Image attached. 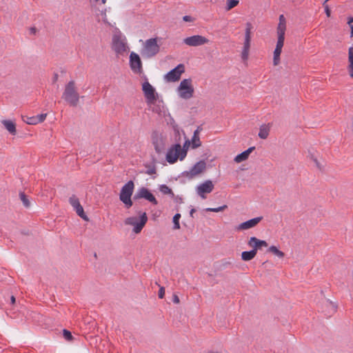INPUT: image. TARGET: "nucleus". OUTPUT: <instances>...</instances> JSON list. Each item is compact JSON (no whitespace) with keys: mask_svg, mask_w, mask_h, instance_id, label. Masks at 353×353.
Here are the masks:
<instances>
[{"mask_svg":"<svg viewBox=\"0 0 353 353\" xmlns=\"http://www.w3.org/2000/svg\"><path fill=\"white\" fill-rule=\"evenodd\" d=\"M250 24L247 23V28L245 30V39H244V60H245L248 56V51L250 48Z\"/></svg>","mask_w":353,"mask_h":353,"instance_id":"nucleus-16","label":"nucleus"},{"mask_svg":"<svg viewBox=\"0 0 353 353\" xmlns=\"http://www.w3.org/2000/svg\"><path fill=\"white\" fill-rule=\"evenodd\" d=\"M63 335L67 341H72L73 339L71 332L65 329L63 330Z\"/></svg>","mask_w":353,"mask_h":353,"instance_id":"nucleus-37","label":"nucleus"},{"mask_svg":"<svg viewBox=\"0 0 353 353\" xmlns=\"http://www.w3.org/2000/svg\"><path fill=\"white\" fill-rule=\"evenodd\" d=\"M286 29L285 19L283 14L279 16V23L277 28V34H285Z\"/></svg>","mask_w":353,"mask_h":353,"instance_id":"nucleus-21","label":"nucleus"},{"mask_svg":"<svg viewBox=\"0 0 353 353\" xmlns=\"http://www.w3.org/2000/svg\"><path fill=\"white\" fill-rule=\"evenodd\" d=\"M352 22H353V17H350V18L348 19L347 23H348L349 25H352L351 23H352Z\"/></svg>","mask_w":353,"mask_h":353,"instance_id":"nucleus-47","label":"nucleus"},{"mask_svg":"<svg viewBox=\"0 0 353 353\" xmlns=\"http://www.w3.org/2000/svg\"><path fill=\"white\" fill-rule=\"evenodd\" d=\"M281 53V50L274 49V56H273V64L274 65H277L279 63Z\"/></svg>","mask_w":353,"mask_h":353,"instance_id":"nucleus-28","label":"nucleus"},{"mask_svg":"<svg viewBox=\"0 0 353 353\" xmlns=\"http://www.w3.org/2000/svg\"><path fill=\"white\" fill-rule=\"evenodd\" d=\"M130 66L133 72L140 74L143 72L142 62L139 56L132 52L130 54Z\"/></svg>","mask_w":353,"mask_h":353,"instance_id":"nucleus-13","label":"nucleus"},{"mask_svg":"<svg viewBox=\"0 0 353 353\" xmlns=\"http://www.w3.org/2000/svg\"><path fill=\"white\" fill-rule=\"evenodd\" d=\"M153 145H154L155 151L158 154H161L165 149L164 144L161 139H157L156 140H154Z\"/></svg>","mask_w":353,"mask_h":353,"instance_id":"nucleus-22","label":"nucleus"},{"mask_svg":"<svg viewBox=\"0 0 353 353\" xmlns=\"http://www.w3.org/2000/svg\"><path fill=\"white\" fill-rule=\"evenodd\" d=\"M145 199L147 201L152 203L153 205H157L158 201L156 199L155 196L150 192V190L145 188L142 187L137 192V193L134 196V199Z\"/></svg>","mask_w":353,"mask_h":353,"instance_id":"nucleus-11","label":"nucleus"},{"mask_svg":"<svg viewBox=\"0 0 353 353\" xmlns=\"http://www.w3.org/2000/svg\"><path fill=\"white\" fill-rule=\"evenodd\" d=\"M237 229H238L239 230H243V223H240V224L238 225Z\"/></svg>","mask_w":353,"mask_h":353,"instance_id":"nucleus-51","label":"nucleus"},{"mask_svg":"<svg viewBox=\"0 0 353 353\" xmlns=\"http://www.w3.org/2000/svg\"><path fill=\"white\" fill-rule=\"evenodd\" d=\"M69 203L72 206V208H74L80 202L79 199L75 195L73 194L69 198Z\"/></svg>","mask_w":353,"mask_h":353,"instance_id":"nucleus-34","label":"nucleus"},{"mask_svg":"<svg viewBox=\"0 0 353 353\" xmlns=\"http://www.w3.org/2000/svg\"><path fill=\"white\" fill-rule=\"evenodd\" d=\"M225 208H227V205H223L218 207V208H206L205 210L207 212H221V211L225 210Z\"/></svg>","mask_w":353,"mask_h":353,"instance_id":"nucleus-33","label":"nucleus"},{"mask_svg":"<svg viewBox=\"0 0 353 353\" xmlns=\"http://www.w3.org/2000/svg\"><path fill=\"white\" fill-rule=\"evenodd\" d=\"M278 34V40L276 42L275 49L282 51V48L284 44L285 34Z\"/></svg>","mask_w":353,"mask_h":353,"instance_id":"nucleus-25","label":"nucleus"},{"mask_svg":"<svg viewBox=\"0 0 353 353\" xmlns=\"http://www.w3.org/2000/svg\"><path fill=\"white\" fill-rule=\"evenodd\" d=\"M254 147H250L246 150H244V160L248 157L249 154L254 150Z\"/></svg>","mask_w":353,"mask_h":353,"instance_id":"nucleus-40","label":"nucleus"},{"mask_svg":"<svg viewBox=\"0 0 353 353\" xmlns=\"http://www.w3.org/2000/svg\"><path fill=\"white\" fill-rule=\"evenodd\" d=\"M270 132V127L266 125H262L260 127L259 132V137L262 139H265Z\"/></svg>","mask_w":353,"mask_h":353,"instance_id":"nucleus-23","label":"nucleus"},{"mask_svg":"<svg viewBox=\"0 0 353 353\" xmlns=\"http://www.w3.org/2000/svg\"><path fill=\"white\" fill-rule=\"evenodd\" d=\"M10 301H11V303H12V304H14V303H15V302H16L15 297H14V296H12L10 297Z\"/></svg>","mask_w":353,"mask_h":353,"instance_id":"nucleus-46","label":"nucleus"},{"mask_svg":"<svg viewBox=\"0 0 353 353\" xmlns=\"http://www.w3.org/2000/svg\"><path fill=\"white\" fill-rule=\"evenodd\" d=\"M185 72V66L180 63L174 69L168 72L165 78L168 82H174L180 79L181 75Z\"/></svg>","mask_w":353,"mask_h":353,"instance_id":"nucleus-9","label":"nucleus"},{"mask_svg":"<svg viewBox=\"0 0 353 353\" xmlns=\"http://www.w3.org/2000/svg\"><path fill=\"white\" fill-rule=\"evenodd\" d=\"M62 98L70 105L76 107L79 101V94L77 90L75 82L70 81L65 86Z\"/></svg>","mask_w":353,"mask_h":353,"instance_id":"nucleus-1","label":"nucleus"},{"mask_svg":"<svg viewBox=\"0 0 353 353\" xmlns=\"http://www.w3.org/2000/svg\"><path fill=\"white\" fill-rule=\"evenodd\" d=\"M81 207H82V205L79 203L76 206H74L73 208H74V210H76L77 209H78L79 208H81Z\"/></svg>","mask_w":353,"mask_h":353,"instance_id":"nucleus-49","label":"nucleus"},{"mask_svg":"<svg viewBox=\"0 0 353 353\" xmlns=\"http://www.w3.org/2000/svg\"><path fill=\"white\" fill-rule=\"evenodd\" d=\"M179 95L184 99H189L192 97L194 94V88L192 85L190 79H185L182 80L178 88Z\"/></svg>","mask_w":353,"mask_h":353,"instance_id":"nucleus-7","label":"nucleus"},{"mask_svg":"<svg viewBox=\"0 0 353 353\" xmlns=\"http://www.w3.org/2000/svg\"><path fill=\"white\" fill-rule=\"evenodd\" d=\"M187 144H190V141H189L188 140V141H185V144H184V148L185 147V145H186Z\"/></svg>","mask_w":353,"mask_h":353,"instance_id":"nucleus-53","label":"nucleus"},{"mask_svg":"<svg viewBox=\"0 0 353 353\" xmlns=\"http://www.w3.org/2000/svg\"><path fill=\"white\" fill-rule=\"evenodd\" d=\"M187 155V150L182 148L179 143L173 145L166 154V161L172 164L174 163L178 159L181 161L183 160Z\"/></svg>","mask_w":353,"mask_h":353,"instance_id":"nucleus-2","label":"nucleus"},{"mask_svg":"<svg viewBox=\"0 0 353 353\" xmlns=\"http://www.w3.org/2000/svg\"><path fill=\"white\" fill-rule=\"evenodd\" d=\"M96 2H99L101 1V3L104 4L106 3V0H95Z\"/></svg>","mask_w":353,"mask_h":353,"instance_id":"nucleus-52","label":"nucleus"},{"mask_svg":"<svg viewBox=\"0 0 353 353\" xmlns=\"http://www.w3.org/2000/svg\"><path fill=\"white\" fill-rule=\"evenodd\" d=\"M248 245L252 247L255 251L257 252L258 250H261L263 247H268V243L264 240H260L257 238L252 236L250 239L248 243Z\"/></svg>","mask_w":353,"mask_h":353,"instance_id":"nucleus-15","label":"nucleus"},{"mask_svg":"<svg viewBox=\"0 0 353 353\" xmlns=\"http://www.w3.org/2000/svg\"><path fill=\"white\" fill-rule=\"evenodd\" d=\"M46 116L47 114L46 113L36 115L37 123L43 122L46 119Z\"/></svg>","mask_w":353,"mask_h":353,"instance_id":"nucleus-38","label":"nucleus"},{"mask_svg":"<svg viewBox=\"0 0 353 353\" xmlns=\"http://www.w3.org/2000/svg\"><path fill=\"white\" fill-rule=\"evenodd\" d=\"M348 61L349 65L347 66V70L349 75L351 78H353V46H351L348 49Z\"/></svg>","mask_w":353,"mask_h":353,"instance_id":"nucleus-19","label":"nucleus"},{"mask_svg":"<svg viewBox=\"0 0 353 353\" xmlns=\"http://www.w3.org/2000/svg\"><path fill=\"white\" fill-rule=\"evenodd\" d=\"M350 29H351V33L350 37H353V25H350Z\"/></svg>","mask_w":353,"mask_h":353,"instance_id":"nucleus-48","label":"nucleus"},{"mask_svg":"<svg viewBox=\"0 0 353 353\" xmlns=\"http://www.w3.org/2000/svg\"><path fill=\"white\" fill-rule=\"evenodd\" d=\"M57 77H58V75L55 74V76H54V81H56L57 79Z\"/></svg>","mask_w":353,"mask_h":353,"instance_id":"nucleus-54","label":"nucleus"},{"mask_svg":"<svg viewBox=\"0 0 353 353\" xmlns=\"http://www.w3.org/2000/svg\"><path fill=\"white\" fill-rule=\"evenodd\" d=\"M76 213L83 220L88 221V218L85 214L83 207L79 208L75 210Z\"/></svg>","mask_w":353,"mask_h":353,"instance_id":"nucleus-31","label":"nucleus"},{"mask_svg":"<svg viewBox=\"0 0 353 353\" xmlns=\"http://www.w3.org/2000/svg\"><path fill=\"white\" fill-rule=\"evenodd\" d=\"M146 168H147V170L145 172V174H147L148 175H152V174H156L157 169H156L155 165H148V166H146Z\"/></svg>","mask_w":353,"mask_h":353,"instance_id":"nucleus-36","label":"nucleus"},{"mask_svg":"<svg viewBox=\"0 0 353 353\" xmlns=\"http://www.w3.org/2000/svg\"><path fill=\"white\" fill-rule=\"evenodd\" d=\"M172 301L174 303H179L180 302L179 298L176 294L173 295Z\"/></svg>","mask_w":353,"mask_h":353,"instance_id":"nucleus-44","label":"nucleus"},{"mask_svg":"<svg viewBox=\"0 0 353 353\" xmlns=\"http://www.w3.org/2000/svg\"><path fill=\"white\" fill-rule=\"evenodd\" d=\"M2 123L3 124L4 127L6 128V130L11 134H16L17 130H16V125L14 123H13L12 121L10 120H3L2 121Z\"/></svg>","mask_w":353,"mask_h":353,"instance_id":"nucleus-20","label":"nucleus"},{"mask_svg":"<svg viewBox=\"0 0 353 353\" xmlns=\"http://www.w3.org/2000/svg\"><path fill=\"white\" fill-rule=\"evenodd\" d=\"M209 40L201 35H193L183 39V43L189 46H199L208 43Z\"/></svg>","mask_w":353,"mask_h":353,"instance_id":"nucleus-12","label":"nucleus"},{"mask_svg":"<svg viewBox=\"0 0 353 353\" xmlns=\"http://www.w3.org/2000/svg\"><path fill=\"white\" fill-rule=\"evenodd\" d=\"M183 20L186 22H192L193 21V19L190 16L185 15L183 17Z\"/></svg>","mask_w":353,"mask_h":353,"instance_id":"nucleus-43","label":"nucleus"},{"mask_svg":"<svg viewBox=\"0 0 353 353\" xmlns=\"http://www.w3.org/2000/svg\"><path fill=\"white\" fill-rule=\"evenodd\" d=\"M36 32H37V28L35 27H32V28H30V34H36Z\"/></svg>","mask_w":353,"mask_h":353,"instance_id":"nucleus-45","label":"nucleus"},{"mask_svg":"<svg viewBox=\"0 0 353 353\" xmlns=\"http://www.w3.org/2000/svg\"><path fill=\"white\" fill-rule=\"evenodd\" d=\"M315 162H316V165L319 166V163L316 159H315Z\"/></svg>","mask_w":353,"mask_h":353,"instance_id":"nucleus-55","label":"nucleus"},{"mask_svg":"<svg viewBox=\"0 0 353 353\" xmlns=\"http://www.w3.org/2000/svg\"><path fill=\"white\" fill-rule=\"evenodd\" d=\"M206 163L204 160L198 161L189 171H184L181 173L182 177H185L189 180H192L199 174L205 170Z\"/></svg>","mask_w":353,"mask_h":353,"instance_id":"nucleus-8","label":"nucleus"},{"mask_svg":"<svg viewBox=\"0 0 353 353\" xmlns=\"http://www.w3.org/2000/svg\"><path fill=\"white\" fill-rule=\"evenodd\" d=\"M158 296H159V299H163L165 296V288L163 287H161L159 290V293H158Z\"/></svg>","mask_w":353,"mask_h":353,"instance_id":"nucleus-41","label":"nucleus"},{"mask_svg":"<svg viewBox=\"0 0 353 353\" xmlns=\"http://www.w3.org/2000/svg\"><path fill=\"white\" fill-rule=\"evenodd\" d=\"M262 219L263 216H258L244 221V230L255 227Z\"/></svg>","mask_w":353,"mask_h":353,"instance_id":"nucleus-18","label":"nucleus"},{"mask_svg":"<svg viewBox=\"0 0 353 353\" xmlns=\"http://www.w3.org/2000/svg\"><path fill=\"white\" fill-rule=\"evenodd\" d=\"M213 189L214 184L212 181L207 180L197 186L196 192L202 199H205V194L210 193Z\"/></svg>","mask_w":353,"mask_h":353,"instance_id":"nucleus-14","label":"nucleus"},{"mask_svg":"<svg viewBox=\"0 0 353 353\" xmlns=\"http://www.w3.org/2000/svg\"><path fill=\"white\" fill-rule=\"evenodd\" d=\"M268 251L269 252H271L273 254H274L275 256H276L277 257L279 258H283L284 256V253L279 250L276 246L274 245H272L270 246Z\"/></svg>","mask_w":353,"mask_h":353,"instance_id":"nucleus-24","label":"nucleus"},{"mask_svg":"<svg viewBox=\"0 0 353 353\" xmlns=\"http://www.w3.org/2000/svg\"><path fill=\"white\" fill-rule=\"evenodd\" d=\"M238 3H239L238 0H228L227 7H226L227 10H229L233 8Z\"/></svg>","mask_w":353,"mask_h":353,"instance_id":"nucleus-35","label":"nucleus"},{"mask_svg":"<svg viewBox=\"0 0 353 353\" xmlns=\"http://www.w3.org/2000/svg\"><path fill=\"white\" fill-rule=\"evenodd\" d=\"M159 190L164 194H171L172 196H174L172 190L167 185H161Z\"/></svg>","mask_w":353,"mask_h":353,"instance_id":"nucleus-27","label":"nucleus"},{"mask_svg":"<svg viewBox=\"0 0 353 353\" xmlns=\"http://www.w3.org/2000/svg\"><path fill=\"white\" fill-rule=\"evenodd\" d=\"M126 39L121 32L115 33L112 37V49L118 54H121L128 50Z\"/></svg>","mask_w":353,"mask_h":353,"instance_id":"nucleus-6","label":"nucleus"},{"mask_svg":"<svg viewBox=\"0 0 353 353\" xmlns=\"http://www.w3.org/2000/svg\"><path fill=\"white\" fill-rule=\"evenodd\" d=\"M160 46L157 43V39L151 38L145 41L141 54L147 58H151L158 54Z\"/></svg>","mask_w":353,"mask_h":353,"instance_id":"nucleus-4","label":"nucleus"},{"mask_svg":"<svg viewBox=\"0 0 353 353\" xmlns=\"http://www.w3.org/2000/svg\"><path fill=\"white\" fill-rule=\"evenodd\" d=\"M180 218H181V214L179 213H176L173 217V223H174L173 228L175 230H178L180 228V224H179Z\"/></svg>","mask_w":353,"mask_h":353,"instance_id":"nucleus-30","label":"nucleus"},{"mask_svg":"<svg viewBox=\"0 0 353 353\" xmlns=\"http://www.w3.org/2000/svg\"><path fill=\"white\" fill-rule=\"evenodd\" d=\"M148 221V217L145 212H143L139 217L130 216L125 219V223L126 225H133V231L134 233L138 234L141 232L143 228L145 226Z\"/></svg>","mask_w":353,"mask_h":353,"instance_id":"nucleus-5","label":"nucleus"},{"mask_svg":"<svg viewBox=\"0 0 353 353\" xmlns=\"http://www.w3.org/2000/svg\"><path fill=\"white\" fill-rule=\"evenodd\" d=\"M236 163H241L243 161V152L239 154L234 159Z\"/></svg>","mask_w":353,"mask_h":353,"instance_id":"nucleus-42","label":"nucleus"},{"mask_svg":"<svg viewBox=\"0 0 353 353\" xmlns=\"http://www.w3.org/2000/svg\"><path fill=\"white\" fill-rule=\"evenodd\" d=\"M23 121L29 125H36L37 124V118L35 116L33 117H26V119H23Z\"/></svg>","mask_w":353,"mask_h":353,"instance_id":"nucleus-32","label":"nucleus"},{"mask_svg":"<svg viewBox=\"0 0 353 353\" xmlns=\"http://www.w3.org/2000/svg\"><path fill=\"white\" fill-rule=\"evenodd\" d=\"M202 130L201 126H199L196 130L194 132L193 136L192 137V148L195 149L201 145V141L199 138V132Z\"/></svg>","mask_w":353,"mask_h":353,"instance_id":"nucleus-17","label":"nucleus"},{"mask_svg":"<svg viewBox=\"0 0 353 353\" xmlns=\"http://www.w3.org/2000/svg\"><path fill=\"white\" fill-rule=\"evenodd\" d=\"M323 8L325 9V12L327 17H329L330 16V14H331V10H330L327 3H325V2H323Z\"/></svg>","mask_w":353,"mask_h":353,"instance_id":"nucleus-39","label":"nucleus"},{"mask_svg":"<svg viewBox=\"0 0 353 353\" xmlns=\"http://www.w3.org/2000/svg\"><path fill=\"white\" fill-rule=\"evenodd\" d=\"M134 188V184L132 181H128L121 188L119 194L120 200L126 205L128 208L132 205L131 196Z\"/></svg>","mask_w":353,"mask_h":353,"instance_id":"nucleus-3","label":"nucleus"},{"mask_svg":"<svg viewBox=\"0 0 353 353\" xmlns=\"http://www.w3.org/2000/svg\"><path fill=\"white\" fill-rule=\"evenodd\" d=\"M142 90L148 103H153L157 100V94L156 93L155 89L148 81L143 83Z\"/></svg>","mask_w":353,"mask_h":353,"instance_id":"nucleus-10","label":"nucleus"},{"mask_svg":"<svg viewBox=\"0 0 353 353\" xmlns=\"http://www.w3.org/2000/svg\"><path fill=\"white\" fill-rule=\"evenodd\" d=\"M196 212V210L194 208H192L191 210H190V216H193V214Z\"/></svg>","mask_w":353,"mask_h":353,"instance_id":"nucleus-50","label":"nucleus"},{"mask_svg":"<svg viewBox=\"0 0 353 353\" xmlns=\"http://www.w3.org/2000/svg\"><path fill=\"white\" fill-rule=\"evenodd\" d=\"M256 254V251L252 248L250 251H244V261H250L252 259Z\"/></svg>","mask_w":353,"mask_h":353,"instance_id":"nucleus-26","label":"nucleus"},{"mask_svg":"<svg viewBox=\"0 0 353 353\" xmlns=\"http://www.w3.org/2000/svg\"><path fill=\"white\" fill-rule=\"evenodd\" d=\"M19 196H20V199L23 204V205L26 207V208H28L30 207V203L28 199V196L25 194L24 192H20L19 193Z\"/></svg>","mask_w":353,"mask_h":353,"instance_id":"nucleus-29","label":"nucleus"}]
</instances>
